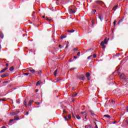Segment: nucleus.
Wrapping results in <instances>:
<instances>
[{
  "label": "nucleus",
  "instance_id": "57",
  "mask_svg": "<svg viewBox=\"0 0 128 128\" xmlns=\"http://www.w3.org/2000/svg\"><path fill=\"white\" fill-rule=\"evenodd\" d=\"M43 18H44V16H43Z\"/></svg>",
  "mask_w": 128,
  "mask_h": 128
},
{
  "label": "nucleus",
  "instance_id": "30",
  "mask_svg": "<svg viewBox=\"0 0 128 128\" xmlns=\"http://www.w3.org/2000/svg\"><path fill=\"white\" fill-rule=\"evenodd\" d=\"M28 74H30V73L28 72V73H24V76H28Z\"/></svg>",
  "mask_w": 128,
  "mask_h": 128
},
{
  "label": "nucleus",
  "instance_id": "5",
  "mask_svg": "<svg viewBox=\"0 0 128 128\" xmlns=\"http://www.w3.org/2000/svg\"><path fill=\"white\" fill-rule=\"evenodd\" d=\"M6 76H8V73H5L1 75V78H6Z\"/></svg>",
  "mask_w": 128,
  "mask_h": 128
},
{
  "label": "nucleus",
  "instance_id": "43",
  "mask_svg": "<svg viewBox=\"0 0 128 128\" xmlns=\"http://www.w3.org/2000/svg\"><path fill=\"white\" fill-rule=\"evenodd\" d=\"M96 6L94 5V6H93L94 8H96Z\"/></svg>",
  "mask_w": 128,
  "mask_h": 128
},
{
  "label": "nucleus",
  "instance_id": "19",
  "mask_svg": "<svg viewBox=\"0 0 128 128\" xmlns=\"http://www.w3.org/2000/svg\"><path fill=\"white\" fill-rule=\"evenodd\" d=\"M68 32H70L71 34L72 32H74V30H68Z\"/></svg>",
  "mask_w": 128,
  "mask_h": 128
},
{
  "label": "nucleus",
  "instance_id": "12",
  "mask_svg": "<svg viewBox=\"0 0 128 128\" xmlns=\"http://www.w3.org/2000/svg\"><path fill=\"white\" fill-rule=\"evenodd\" d=\"M8 68H4V69H3L2 70L0 71V72H6V70Z\"/></svg>",
  "mask_w": 128,
  "mask_h": 128
},
{
  "label": "nucleus",
  "instance_id": "46",
  "mask_svg": "<svg viewBox=\"0 0 128 128\" xmlns=\"http://www.w3.org/2000/svg\"><path fill=\"white\" fill-rule=\"evenodd\" d=\"M6 66H8V63L6 64Z\"/></svg>",
  "mask_w": 128,
  "mask_h": 128
},
{
  "label": "nucleus",
  "instance_id": "33",
  "mask_svg": "<svg viewBox=\"0 0 128 128\" xmlns=\"http://www.w3.org/2000/svg\"><path fill=\"white\" fill-rule=\"evenodd\" d=\"M73 50H74V52H76V50H78V48H74Z\"/></svg>",
  "mask_w": 128,
  "mask_h": 128
},
{
  "label": "nucleus",
  "instance_id": "18",
  "mask_svg": "<svg viewBox=\"0 0 128 128\" xmlns=\"http://www.w3.org/2000/svg\"><path fill=\"white\" fill-rule=\"evenodd\" d=\"M36 13L34 12H33V13L32 14V16L34 18H36Z\"/></svg>",
  "mask_w": 128,
  "mask_h": 128
},
{
  "label": "nucleus",
  "instance_id": "42",
  "mask_svg": "<svg viewBox=\"0 0 128 128\" xmlns=\"http://www.w3.org/2000/svg\"><path fill=\"white\" fill-rule=\"evenodd\" d=\"M36 104L38 106V105L40 104V103L38 102H36Z\"/></svg>",
  "mask_w": 128,
  "mask_h": 128
},
{
  "label": "nucleus",
  "instance_id": "38",
  "mask_svg": "<svg viewBox=\"0 0 128 128\" xmlns=\"http://www.w3.org/2000/svg\"><path fill=\"white\" fill-rule=\"evenodd\" d=\"M116 20H114V26H116Z\"/></svg>",
  "mask_w": 128,
  "mask_h": 128
},
{
  "label": "nucleus",
  "instance_id": "13",
  "mask_svg": "<svg viewBox=\"0 0 128 128\" xmlns=\"http://www.w3.org/2000/svg\"><path fill=\"white\" fill-rule=\"evenodd\" d=\"M85 77L84 76H82L80 78V80H84Z\"/></svg>",
  "mask_w": 128,
  "mask_h": 128
},
{
  "label": "nucleus",
  "instance_id": "58",
  "mask_svg": "<svg viewBox=\"0 0 128 128\" xmlns=\"http://www.w3.org/2000/svg\"><path fill=\"white\" fill-rule=\"evenodd\" d=\"M0 82H1V81H0Z\"/></svg>",
  "mask_w": 128,
  "mask_h": 128
},
{
  "label": "nucleus",
  "instance_id": "40",
  "mask_svg": "<svg viewBox=\"0 0 128 128\" xmlns=\"http://www.w3.org/2000/svg\"><path fill=\"white\" fill-rule=\"evenodd\" d=\"M0 100H6V99L4 98H2V99H0Z\"/></svg>",
  "mask_w": 128,
  "mask_h": 128
},
{
  "label": "nucleus",
  "instance_id": "55",
  "mask_svg": "<svg viewBox=\"0 0 128 128\" xmlns=\"http://www.w3.org/2000/svg\"><path fill=\"white\" fill-rule=\"evenodd\" d=\"M76 94H75L74 96H76Z\"/></svg>",
  "mask_w": 128,
  "mask_h": 128
},
{
  "label": "nucleus",
  "instance_id": "49",
  "mask_svg": "<svg viewBox=\"0 0 128 128\" xmlns=\"http://www.w3.org/2000/svg\"><path fill=\"white\" fill-rule=\"evenodd\" d=\"M126 123L127 124H128V120H126Z\"/></svg>",
  "mask_w": 128,
  "mask_h": 128
},
{
  "label": "nucleus",
  "instance_id": "2",
  "mask_svg": "<svg viewBox=\"0 0 128 128\" xmlns=\"http://www.w3.org/2000/svg\"><path fill=\"white\" fill-rule=\"evenodd\" d=\"M108 44V40H106V38L104 41H102L100 43V46H102V50H104V48H106V46L104 44Z\"/></svg>",
  "mask_w": 128,
  "mask_h": 128
},
{
  "label": "nucleus",
  "instance_id": "47",
  "mask_svg": "<svg viewBox=\"0 0 128 128\" xmlns=\"http://www.w3.org/2000/svg\"><path fill=\"white\" fill-rule=\"evenodd\" d=\"M59 48H62V46H61V45H59Z\"/></svg>",
  "mask_w": 128,
  "mask_h": 128
},
{
  "label": "nucleus",
  "instance_id": "56",
  "mask_svg": "<svg viewBox=\"0 0 128 128\" xmlns=\"http://www.w3.org/2000/svg\"><path fill=\"white\" fill-rule=\"evenodd\" d=\"M74 116V118H76V117L74 116Z\"/></svg>",
  "mask_w": 128,
  "mask_h": 128
},
{
  "label": "nucleus",
  "instance_id": "52",
  "mask_svg": "<svg viewBox=\"0 0 128 128\" xmlns=\"http://www.w3.org/2000/svg\"><path fill=\"white\" fill-rule=\"evenodd\" d=\"M63 112H66V110H64Z\"/></svg>",
  "mask_w": 128,
  "mask_h": 128
},
{
  "label": "nucleus",
  "instance_id": "24",
  "mask_svg": "<svg viewBox=\"0 0 128 128\" xmlns=\"http://www.w3.org/2000/svg\"><path fill=\"white\" fill-rule=\"evenodd\" d=\"M76 118L78 120H80V116L78 115H76Z\"/></svg>",
  "mask_w": 128,
  "mask_h": 128
},
{
  "label": "nucleus",
  "instance_id": "32",
  "mask_svg": "<svg viewBox=\"0 0 128 128\" xmlns=\"http://www.w3.org/2000/svg\"><path fill=\"white\" fill-rule=\"evenodd\" d=\"M68 118L69 120H70V118H72V116H70V115H68Z\"/></svg>",
  "mask_w": 128,
  "mask_h": 128
},
{
  "label": "nucleus",
  "instance_id": "22",
  "mask_svg": "<svg viewBox=\"0 0 128 128\" xmlns=\"http://www.w3.org/2000/svg\"><path fill=\"white\" fill-rule=\"evenodd\" d=\"M10 72H12V70H14V66H12L10 68Z\"/></svg>",
  "mask_w": 128,
  "mask_h": 128
},
{
  "label": "nucleus",
  "instance_id": "29",
  "mask_svg": "<svg viewBox=\"0 0 128 128\" xmlns=\"http://www.w3.org/2000/svg\"><path fill=\"white\" fill-rule=\"evenodd\" d=\"M64 38H66V36H61V38H60V39H61V40H62V39H64Z\"/></svg>",
  "mask_w": 128,
  "mask_h": 128
},
{
  "label": "nucleus",
  "instance_id": "36",
  "mask_svg": "<svg viewBox=\"0 0 128 128\" xmlns=\"http://www.w3.org/2000/svg\"><path fill=\"white\" fill-rule=\"evenodd\" d=\"M3 84H8V81H5L3 82Z\"/></svg>",
  "mask_w": 128,
  "mask_h": 128
},
{
  "label": "nucleus",
  "instance_id": "17",
  "mask_svg": "<svg viewBox=\"0 0 128 128\" xmlns=\"http://www.w3.org/2000/svg\"><path fill=\"white\" fill-rule=\"evenodd\" d=\"M117 8H118V5L116 6H114V7L113 8V10L116 11V9H117Z\"/></svg>",
  "mask_w": 128,
  "mask_h": 128
},
{
  "label": "nucleus",
  "instance_id": "11",
  "mask_svg": "<svg viewBox=\"0 0 128 128\" xmlns=\"http://www.w3.org/2000/svg\"><path fill=\"white\" fill-rule=\"evenodd\" d=\"M19 112L18 111H16V112H13L12 113V116H16V114H18Z\"/></svg>",
  "mask_w": 128,
  "mask_h": 128
},
{
  "label": "nucleus",
  "instance_id": "50",
  "mask_svg": "<svg viewBox=\"0 0 128 128\" xmlns=\"http://www.w3.org/2000/svg\"><path fill=\"white\" fill-rule=\"evenodd\" d=\"M38 92V90L36 89V92Z\"/></svg>",
  "mask_w": 128,
  "mask_h": 128
},
{
  "label": "nucleus",
  "instance_id": "4",
  "mask_svg": "<svg viewBox=\"0 0 128 128\" xmlns=\"http://www.w3.org/2000/svg\"><path fill=\"white\" fill-rule=\"evenodd\" d=\"M95 2L98 4H100V6H102V4H104V2L100 0H96L95 1Z\"/></svg>",
  "mask_w": 128,
  "mask_h": 128
},
{
  "label": "nucleus",
  "instance_id": "35",
  "mask_svg": "<svg viewBox=\"0 0 128 128\" xmlns=\"http://www.w3.org/2000/svg\"><path fill=\"white\" fill-rule=\"evenodd\" d=\"M96 10H92L93 14H96Z\"/></svg>",
  "mask_w": 128,
  "mask_h": 128
},
{
  "label": "nucleus",
  "instance_id": "20",
  "mask_svg": "<svg viewBox=\"0 0 128 128\" xmlns=\"http://www.w3.org/2000/svg\"><path fill=\"white\" fill-rule=\"evenodd\" d=\"M90 72H87L86 73V76L87 78H90Z\"/></svg>",
  "mask_w": 128,
  "mask_h": 128
},
{
  "label": "nucleus",
  "instance_id": "34",
  "mask_svg": "<svg viewBox=\"0 0 128 128\" xmlns=\"http://www.w3.org/2000/svg\"><path fill=\"white\" fill-rule=\"evenodd\" d=\"M64 118L65 120H68V118H66V116H64Z\"/></svg>",
  "mask_w": 128,
  "mask_h": 128
},
{
  "label": "nucleus",
  "instance_id": "10",
  "mask_svg": "<svg viewBox=\"0 0 128 128\" xmlns=\"http://www.w3.org/2000/svg\"><path fill=\"white\" fill-rule=\"evenodd\" d=\"M24 104L25 106L28 107V104H26V100H24Z\"/></svg>",
  "mask_w": 128,
  "mask_h": 128
},
{
  "label": "nucleus",
  "instance_id": "23",
  "mask_svg": "<svg viewBox=\"0 0 128 128\" xmlns=\"http://www.w3.org/2000/svg\"><path fill=\"white\" fill-rule=\"evenodd\" d=\"M40 82L38 81L36 84V86H40Z\"/></svg>",
  "mask_w": 128,
  "mask_h": 128
},
{
  "label": "nucleus",
  "instance_id": "39",
  "mask_svg": "<svg viewBox=\"0 0 128 128\" xmlns=\"http://www.w3.org/2000/svg\"><path fill=\"white\" fill-rule=\"evenodd\" d=\"M56 82H60V78H57V80H56Z\"/></svg>",
  "mask_w": 128,
  "mask_h": 128
},
{
  "label": "nucleus",
  "instance_id": "25",
  "mask_svg": "<svg viewBox=\"0 0 128 128\" xmlns=\"http://www.w3.org/2000/svg\"><path fill=\"white\" fill-rule=\"evenodd\" d=\"M93 56L94 58H96V54H94L93 56Z\"/></svg>",
  "mask_w": 128,
  "mask_h": 128
},
{
  "label": "nucleus",
  "instance_id": "53",
  "mask_svg": "<svg viewBox=\"0 0 128 128\" xmlns=\"http://www.w3.org/2000/svg\"><path fill=\"white\" fill-rule=\"evenodd\" d=\"M112 102H114V100H111Z\"/></svg>",
  "mask_w": 128,
  "mask_h": 128
},
{
  "label": "nucleus",
  "instance_id": "27",
  "mask_svg": "<svg viewBox=\"0 0 128 128\" xmlns=\"http://www.w3.org/2000/svg\"><path fill=\"white\" fill-rule=\"evenodd\" d=\"M14 122V120L10 119L9 121V123L10 124V122Z\"/></svg>",
  "mask_w": 128,
  "mask_h": 128
},
{
  "label": "nucleus",
  "instance_id": "14",
  "mask_svg": "<svg viewBox=\"0 0 128 128\" xmlns=\"http://www.w3.org/2000/svg\"><path fill=\"white\" fill-rule=\"evenodd\" d=\"M104 118H110V116L108 114L104 115Z\"/></svg>",
  "mask_w": 128,
  "mask_h": 128
},
{
  "label": "nucleus",
  "instance_id": "41",
  "mask_svg": "<svg viewBox=\"0 0 128 128\" xmlns=\"http://www.w3.org/2000/svg\"><path fill=\"white\" fill-rule=\"evenodd\" d=\"M26 116H28V112H26Z\"/></svg>",
  "mask_w": 128,
  "mask_h": 128
},
{
  "label": "nucleus",
  "instance_id": "45",
  "mask_svg": "<svg viewBox=\"0 0 128 128\" xmlns=\"http://www.w3.org/2000/svg\"><path fill=\"white\" fill-rule=\"evenodd\" d=\"M94 128H98V125L96 124L95 126H94Z\"/></svg>",
  "mask_w": 128,
  "mask_h": 128
},
{
  "label": "nucleus",
  "instance_id": "15",
  "mask_svg": "<svg viewBox=\"0 0 128 128\" xmlns=\"http://www.w3.org/2000/svg\"><path fill=\"white\" fill-rule=\"evenodd\" d=\"M0 37L1 38H4V34H2V32H0Z\"/></svg>",
  "mask_w": 128,
  "mask_h": 128
},
{
  "label": "nucleus",
  "instance_id": "51",
  "mask_svg": "<svg viewBox=\"0 0 128 128\" xmlns=\"http://www.w3.org/2000/svg\"><path fill=\"white\" fill-rule=\"evenodd\" d=\"M88 80H90V78L88 77Z\"/></svg>",
  "mask_w": 128,
  "mask_h": 128
},
{
  "label": "nucleus",
  "instance_id": "6",
  "mask_svg": "<svg viewBox=\"0 0 128 128\" xmlns=\"http://www.w3.org/2000/svg\"><path fill=\"white\" fill-rule=\"evenodd\" d=\"M98 18H100L101 22H102V20H104V17L102 15H98Z\"/></svg>",
  "mask_w": 128,
  "mask_h": 128
},
{
  "label": "nucleus",
  "instance_id": "7",
  "mask_svg": "<svg viewBox=\"0 0 128 128\" xmlns=\"http://www.w3.org/2000/svg\"><path fill=\"white\" fill-rule=\"evenodd\" d=\"M81 114H82V116H85V118H86V112H82Z\"/></svg>",
  "mask_w": 128,
  "mask_h": 128
},
{
  "label": "nucleus",
  "instance_id": "21",
  "mask_svg": "<svg viewBox=\"0 0 128 128\" xmlns=\"http://www.w3.org/2000/svg\"><path fill=\"white\" fill-rule=\"evenodd\" d=\"M30 72H32V74H34V72H36V70H30Z\"/></svg>",
  "mask_w": 128,
  "mask_h": 128
},
{
  "label": "nucleus",
  "instance_id": "31",
  "mask_svg": "<svg viewBox=\"0 0 128 128\" xmlns=\"http://www.w3.org/2000/svg\"><path fill=\"white\" fill-rule=\"evenodd\" d=\"M77 56H80V52H78L77 54Z\"/></svg>",
  "mask_w": 128,
  "mask_h": 128
},
{
  "label": "nucleus",
  "instance_id": "16",
  "mask_svg": "<svg viewBox=\"0 0 128 128\" xmlns=\"http://www.w3.org/2000/svg\"><path fill=\"white\" fill-rule=\"evenodd\" d=\"M14 120H20V118H18V116H15L14 117Z\"/></svg>",
  "mask_w": 128,
  "mask_h": 128
},
{
  "label": "nucleus",
  "instance_id": "3",
  "mask_svg": "<svg viewBox=\"0 0 128 128\" xmlns=\"http://www.w3.org/2000/svg\"><path fill=\"white\" fill-rule=\"evenodd\" d=\"M120 78L121 80H128V76H126V75H124V74H120Z\"/></svg>",
  "mask_w": 128,
  "mask_h": 128
},
{
  "label": "nucleus",
  "instance_id": "37",
  "mask_svg": "<svg viewBox=\"0 0 128 128\" xmlns=\"http://www.w3.org/2000/svg\"><path fill=\"white\" fill-rule=\"evenodd\" d=\"M118 122H116V121H114L113 124H118Z\"/></svg>",
  "mask_w": 128,
  "mask_h": 128
},
{
  "label": "nucleus",
  "instance_id": "54",
  "mask_svg": "<svg viewBox=\"0 0 128 128\" xmlns=\"http://www.w3.org/2000/svg\"><path fill=\"white\" fill-rule=\"evenodd\" d=\"M62 0V1H64V0Z\"/></svg>",
  "mask_w": 128,
  "mask_h": 128
},
{
  "label": "nucleus",
  "instance_id": "1",
  "mask_svg": "<svg viewBox=\"0 0 128 128\" xmlns=\"http://www.w3.org/2000/svg\"><path fill=\"white\" fill-rule=\"evenodd\" d=\"M68 12L70 14H74L76 12V8L74 6H71L69 7Z\"/></svg>",
  "mask_w": 128,
  "mask_h": 128
},
{
  "label": "nucleus",
  "instance_id": "44",
  "mask_svg": "<svg viewBox=\"0 0 128 128\" xmlns=\"http://www.w3.org/2000/svg\"><path fill=\"white\" fill-rule=\"evenodd\" d=\"M74 58H78V56H74Z\"/></svg>",
  "mask_w": 128,
  "mask_h": 128
},
{
  "label": "nucleus",
  "instance_id": "28",
  "mask_svg": "<svg viewBox=\"0 0 128 128\" xmlns=\"http://www.w3.org/2000/svg\"><path fill=\"white\" fill-rule=\"evenodd\" d=\"M92 55H91V56H88V58H87L88 60H90V58H92Z\"/></svg>",
  "mask_w": 128,
  "mask_h": 128
},
{
  "label": "nucleus",
  "instance_id": "48",
  "mask_svg": "<svg viewBox=\"0 0 128 128\" xmlns=\"http://www.w3.org/2000/svg\"><path fill=\"white\" fill-rule=\"evenodd\" d=\"M38 74H42V71H39Z\"/></svg>",
  "mask_w": 128,
  "mask_h": 128
},
{
  "label": "nucleus",
  "instance_id": "26",
  "mask_svg": "<svg viewBox=\"0 0 128 128\" xmlns=\"http://www.w3.org/2000/svg\"><path fill=\"white\" fill-rule=\"evenodd\" d=\"M47 18H46V20H48L49 22H52V20L51 19H48V17H46Z\"/></svg>",
  "mask_w": 128,
  "mask_h": 128
},
{
  "label": "nucleus",
  "instance_id": "9",
  "mask_svg": "<svg viewBox=\"0 0 128 128\" xmlns=\"http://www.w3.org/2000/svg\"><path fill=\"white\" fill-rule=\"evenodd\" d=\"M58 74V69H56L54 72V76H56V74Z\"/></svg>",
  "mask_w": 128,
  "mask_h": 128
},
{
  "label": "nucleus",
  "instance_id": "8",
  "mask_svg": "<svg viewBox=\"0 0 128 128\" xmlns=\"http://www.w3.org/2000/svg\"><path fill=\"white\" fill-rule=\"evenodd\" d=\"M32 102H34V100H30L28 103V106H32Z\"/></svg>",
  "mask_w": 128,
  "mask_h": 128
}]
</instances>
